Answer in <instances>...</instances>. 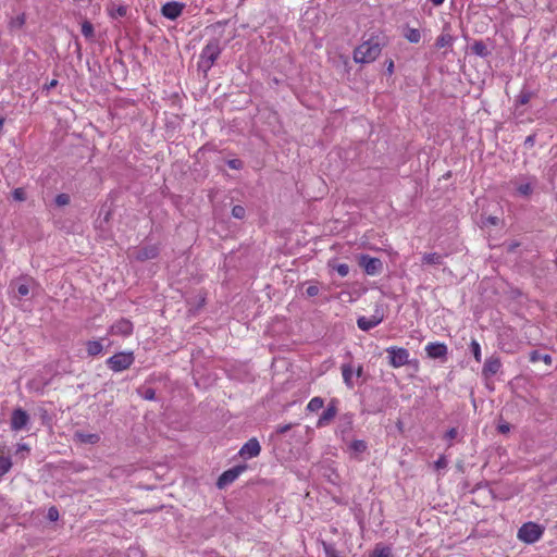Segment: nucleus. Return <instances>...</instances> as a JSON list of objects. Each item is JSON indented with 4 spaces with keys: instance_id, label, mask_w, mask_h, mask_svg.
I'll use <instances>...</instances> for the list:
<instances>
[{
    "instance_id": "f257e3e1",
    "label": "nucleus",
    "mask_w": 557,
    "mask_h": 557,
    "mask_svg": "<svg viewBox=\"0 0 557 557\" xmlns=\"http://www.w3.org/2000/svg\"><path fill=\"white\" fill-rule=\"evenodd\" d=\"M381 38L377 35H372L369 39L363 40L359 46L354 49L352 59L356 63H372L382 52Z\"/></svg>"
},
{
    "instance_id": "f03ea898",
    "label": "nucleus",
    "mask_w": 557,
    "mask_h": 557,
    "mask_svg": "<svg viewBox=\"0 0 557 557\" xmlns=\"http://www.w3.org/2000/svg\"><path fill=\"white\" fill-rule=\"evenodd\" d=\"M133 362L134 355L132 350H120L106 361L107 367L114 372H121L128 369Z\"/></svg>"
},
{
    "instance_id": "7ed1b4c3",
    "label": "nucleus",
    "mask_w": 557,
    "mask_h": 557,
    "mask_svg": "<svg viewBox=\"0 0 557 557\" xmlns=\"http://www.w3.org/2000/svg\"><path fill=\"white\" fill-rule=\"evenodd\" d=\"M388 362L394 368L407 366L413 371H418V360L410 358L408 350H387Z\"/></svg>"
},
{
    "instance_id": "20e7f679",
    "label": "nucleus",
    "mask_w": 557,
    "mask_h": 557,
    "mask_svg": "<svg viewBox=\"0 0 557 557\" xmlns=\"http://www.w3.org/2000/svg\"><path fill=\"white\" fill-rule=\"evenodd\" d=\"M543 535V529L535 522L523 523L518 530V539L524 543L537 542Z\"/></svg>"
},
{
    "instance_id": "39448f33",
    "label": "nucleus",
    "mask_w": 557,
    "mask_h": 557,
    "mask_svg": "<svg viewBox=\"0 0 557 557\" xmlns=\"http://www.w3.org/2000/svg\"><path fill=\"white\" fill-rule=\"evenodd\" d=\"M221 53V48L218 41H211L205 46L201 51L200 59L205 70H210Z\"/></svg>"
},
{
    "instance_id": "423d86ee",
    "label": "nucleus",
    "mask_w": 557,
    "mask_h": 557,
    "mask_svg": "<svg viewBox=\"0 0 557 557\" xmlns=\"http://www.w3.org/2000/svg\"><path fill=\"white\" fill-rule=\"evenodd\" d=\"M358 263L368 275L372 276L380 274L383 269L382 261L379 258L370 257L369 255H360Z\"/></svg>"
},
{
    "instance_id": "0eeeda50",
    "label": "nucleus",
    "mask_w": 557,
    "mask_h": 557,
    "mask_svg": "<svg viewBox=\"0 0 557 557\" xmlns=\"http://www.w3.org/2000/svg\"><path fill=\"white\" fill-rule=\"evenodd\" d=\"M246 465H237L226 471H224L216 481V486L222 490L227 485L232 484L245 470Z\"/></svg>"
},
{
    "instance_id": "6e6552de",
    "label": "nucleus",
    "mask_w": 557,
    "mask_h": 557,
    "mask_svg": "<svg viewBox=\"0 0 557 557\" xmlns=\"http://www.w3.org/2000/svg\"><path fill=\"white\" fill-rule=\"evenodd\" d=\"M354 429V416L346 413L339 418L336 433L341 436L342 441L347 443L350 437V433Z\"/></svg>"
},
{
    "instance_id": "1a4fd4ad",
    "label": "nucleus",
    "mask_w": 557,
    "mask_h": 557,
    "mask_svg": "<svg viewBox=\"0 0 557 557\" xmlns=\"http://www.w3.org/2000/svg\"><path fill=\"white\" fill-rule=\"evenodd\" d=\"M133 329V323L122 318L111 325L109 334L111 336L128 337L132 335Z\"/></svg>"
},
{
    "instance_id": "9d476101",
    "label": "nucleus",
    "mask_w": 557,
    "mask_h": 557,
    "mask_svg": "<svg viewBox=\"0 0 557 557\" xmlns=\"http://www.w3.org/2000/svg\"><path fill=\"white\" fill-rule=\"evenodd\" d=\"M261 446L256 437L248 440L239 449V456L244 459H251L260 455Z\"/></svg>"
},
{
    "instance_id": "9b49d317",
    "label": "nucleus",
    "mask_w": 557,
    "mask_h": 557,
    "mask_svg": "<svg viewBox=\"0 0 557 557\" xmlns=\"http://www.w3.org/2000/svg\"><path fill=\"white\" fill-rule=\"evenodd\" d=\"M29 422V414L22 408H16L11 414V429L13 431H21L27 426Z\"/></svg>"
},
{
    "instance_id": "f8f14e48",
    "label": "nucleus",
    "mask_w": 557,
    "mask_h": 557,
    "mask_svg": "<svg viewBox=\"0 0 557 557\" xmlns=\"http://www.w3.org/2000/svg\"><path fill=\"white\" fill-rule=\"evenodd\" d=\"M500 368H502V362H500L499 358L492 356L484 362V366L482 369V375L485 380H488L492 376H494L495 374H497L499 372Z\"/></svg>"
},
{
    "instance_id": "ddd939ff",
    "label": "nucleus",
    "mask_w": 557,
    "mask_h": 557,
    "mask_svg": "<svg viewBox=\"0 0 557 557\" xmlns=\"http://www.w3.org/2000/svg\"><path fill=\"white\" fill-rule=\"evenodd\" d=\"M184 5L180 2L172 1L166 2L161 8V13L164 17L169 20H176L183 12Z\"/></svg>"
},
{
    "instance_id": "4468645a",
    "label": "nucleus",
    "mask_w": 557,
    "mask_h": 557,
    "mask_svg": "<svg viewBox=\"0 0 557 557\" xmlns=\"http://www.w3.org/2000/svg\"><path fill=\"white\" fill-rule=\"evenodd\" d=\"M337 413V407H336V400L332 399L330 404L327 405L326 409L322 412L320 416L317 426L322 428L327 425L336 416Z\"/></svg>"
},
{
    "instance_id": "2eb2a0df",
    "label": "nucleus",
    "mask_w": 557,
    "mask_h": 557,
    "mask_svg": "<svg viewBox=\"0 0 557 557\" xmlns=\"http://www.w3.org/2000/svg\"><path fill=\"white\" fill-rule=\"evenodd\" d=\"M159 256V248L156 245H148L139 248L135 252V259L138 261H147Z\"/></svg>"
},
{
    "instance_id": "dca6fc26",
    "label": "nucleus",
    "mask_w": 557,
    "mask_h": 557,
    "mask_svg": "<svg viewBox=\"0 0 557 557\" xmlns=\"http://www.w3.org/2000/svg\"><path fill=\"white\" fill-rule=\"evenodd\" d=\"M382 319H383V317L379 315V314H374L369 318L360 317L357 321V324H358L359 329H361L363 331H369V330L373 329L374 326H376L377 324H380Z\"/></svg>"
},
{
    "instance_id": "f3484780",
    "label": "nucleus",
    "mask_w": 557,
    "mask_h": 557,
    "mask_svg": "<svg viewBox=\"0 0 557 557\" xmlns=\"http://www.w3.org/2000/svg\"><path fill=\"white\" fill-rule=\"evenodd\" d=\"M341 369H342L343 380H344L346 386L348 388H352L354 387L352 376H354V371H355V362L351 360L344 362L342 364Z\"/></svg>"
},
{
    "instance_id": "a211bd4d",
    "label": "nucleus",
    "mask_w": 557,
    "mask_h": 557,
    "mask_svg": "<svg viewBox=\"0 0 557 557\" xmlns=\"http://www.w3.org/2000/svg\"><path fill=\"white\" fill-rule=\"evenodd\" d=\"M348 449L354 458H358L359 455L367 451L368 445L363 440H354L349 442Z\"/></svg>"
},
{
    "instance_id": "6ab92c4d",
    "label": "nucleus",
    "mask_w": 557,
    "mask_h": 557,
    "mask_svg": "<svg viewBox=\"0 0 557 557\" xmlns=\"http://www.w3.org/2000/svg\"><path fill=\"white\" fill-rule=\"evenodd\" d=\"M74 437L78 440L83 444L95 445L100 441V435L97 433H85L82 431H76Z\"/></svg>"
},
{
    "instance_id": "aec40b11",
    "label": "nucleus",
    "mask_w": 557,
    "mask_h": 557,
    "mask_svg": "<svg viewBox=\"0 0 557 557\" xmlns=\"http://www.w3.org/2000/svg\"><path fill=\"white\" fill-rule=\"evenodd\" d=\"M455 38L446 32H443L435 40V48L436 49H443V48H451L454 45Z\"/></svg>"
},
{
    "instance_id": "412c9836",
    "label": "nucleus",
    "mask_w": 557,
    "mask_h": 557,
    "mask_svg": "<svg viewBox=\"0 0 557 557\" xmlns=\"http://www.w3.org/2000/svg\"><path fill=\"white\" fill-rule=\"evenodd\" d=\"M471 50L474 54L485 58L490 54L487 46L482 40H476L472 44Z\"/></svg>"
},
{
    "instance_id": "4be33fe9",
    "label": "nucleus",
    "mask_w": 557,
    "mask_h": 557,
    "mask_svg": "<svg viewBox=\"0 0 557 557\" xmlns=\"http://www.w3.org/2000/svg\"><path fill=\"white\" fill-rule=\"evenodd\" d=\"M370 557H393L392 548L376 544Z\"/></svg>"
},
{
    "instance_id": "5701e85b",
    "label": "nucleus",
    "mask_w": 557,
    "mask_h": 557,
    "mask_svg": "<svg viewBox=\"0 0 557 557\" xmlns=\"http://www.w3.org/2000/svg\"><path fill=\"white\" fill-rule=\"evenodd\" d=\"M544 361L546 364L552 363V357L548 354H542V350H531L530 352V361L531 362H537V361Z\"/></svg>"
},
{
    "instance_id": "b1692460",
    "label": "nucleus",
    "mask_w": 557,
    "mask_h": 557,
    "mask_svg": "<svg viewBox=\"0 0 557 557\" xmlns=\"http://www.w3.org/2000/svg\"><path fill=\"white\" fill-rule=\"evenodd\" d=\"M404 36L411 44H418L421 40V33L418 28L408 27L405 30Z\"/></svg>"
},
{
    "instance_id": "393cba45",
    "label": "nucleus",
    "mask_w": 557,
    "mask_h": 557,
    "mask_svg": "<svg viewBox=\"0 0 557 557\" xmlns=\"http://www.w3.org/2000/svg\"><path fill=\"white\" fill-rule=\"evenodd\" d=\"M422 262L424 264H442L443 257L437 252L424 253Z\"/></svg>"
},
{
    "instance_id": "a878e982",
    "label": "nucleus",
    "mask_w": 557,
    "mask_h": 557,
    "mask_svg": "<svg viewBox=\"0 0 557 557\" xmlns=\"http://www.w3.org/2000/svg\"><path fill=\"white\" fill-rule=\"evenodd\" d=\"M532 97H533V92L532 91L523 89L517 96L516 103L518 106H525V104H528L530 102Z\"/></svg>"
},
{
    "instance_id": "bb28decb",
    "label": "nucleus",
    "mask_w": 557,
    "mask_h": 557,
    "mask_svg": "<svg viewBox=\"0 0 557 557\" xmlns=\"http://www.w3.org/2000/svg\"><path fill=\"white\" fill-rule=\"evenodd\" d=\"M324 401L321 397H313L307 405V409L311 412H315L323 408Z\"/></svg>"
},
{
    "instance_id": "cd10ccee",
    "label": "nucleus",
    "mask_w": 557,
    "mask_h": 557,
    "mask_svg": "<svg viewBox=\"0 0 557 557\" xmlns=\"http://www.w3.org/2000/svg\"><path fill=\"white\" fill-rule=\"evenodd\" d=\"M12 468V460L10 457L0 456V478L8 473Z\"/></svg>"
},
{
    "instance_id": "c85d7f7f",
    "label": "nucleus",
    "mask_w": 557,
    "mask_h": 557,
    "mask_svg": "<svg viewBox=\"0 0 557 557\" xmlns=\"http://www.w3.org/2000/svg\"><path fill=\"white\" fill-rule=\"evenodd\" d=\"M95 30L92 24L89 21H84L82 23V34L84 35V37L87 39H92Z\"/></svg>"
},
{
    "instance_id": "c756f323",
    "label": "nucleus",
    "mask_w": 557,
    "mask_h": 557,
    "mask_svg": "<svg viewBox=\"0 0 557 557\" xmlns=\"http://www.w3.org/2000/svg\"><path fill=\"white\" fill-rule=\"evenodd\" d=\"M25 23H26V15H25V13H22L11 20L10 27L11 28H22L25 25Z\"/></svg>"
},
{
    "instance_id": "7c9ffc66",
    "label": "nucleus",
    "mask_w": 557,
    "mask_h": 557,
    "mask_svg": "<svg viewBox=\"0 0 557 557\" xmlns=\"http://www.w3.org/2000/svg\"><path fill=\"white\" fill-rule=\"evenodd\" d=\"M329 265L332 267L342 277L347 276L349 273V267L346 263H339V264L333 265L330 262Z\"/></svg>"
},
{
    "instance_id": "2f4dec72",
    "label": "nucleus",
    "mask_w": 557,
    "mask_h": 557,
    "mask_svg": "<svg viewBox=\"0 0 557 557\" xmlns=\"http://www.w3.org/2000/svg\"><path fill=\"white\" fill-rule=\"evenodd\" d=\"M138 393L146 400H154L156 399V391L151 387L138 389Z\"/></svg>"
},
{
    "instance_id": "473e14b6",
    "label": "nucleus",
    "mask_w": 557,
    "mask_h": 557,
    "mask_svg": "<svg viewBox=\"0 0 557 557\" xmlns=\"http://www.w3.org/2000/svg\"><path fill=\"white\" fill-rule=\"evenodd\" d=\"M323 550L326 557H339L333 544L323 542Z\"/></svg>"
},
{
    "instance_id": "72a5a7b5",
    "label": "nucleus",
    "mask_w": 557,
    "mask_h": 557,
    "mask_svg": "<svg viewBox=\"0 0 557 557\" xmlns=\"http://www.w3.org/2000/svg\"><path fill=\"white\" fill-rule=\"evenodd\" d=\"M517 190L520 195L524 196V197H528L532 194V185L530 183H525V184H520L518 187H517Z\"/></svg>"
},
{
    "instance_id": "f704fd0d",
    "label": "nucleus",
    "mask_w": 557,
    "mask_h": 557,
    "mask_svg": "<svg viewBox=\"0 0 557 557\" xmlns=\"http://www.w3.org/2000/svg\"><path fill=\"white\" fill-rule=\"evenodd\" d=\"M457 436H458V429L451 428L445 433L444 440H446L448 442V446L450 447L453 445L451 441L455 440Z\"/></svg>"
},
{
    "instance_id": "c9c22d12",
    "label": "nucleus",
    "mask_w": 557,
    "mask_h": 557,
    "mask_svg": "<svg viewBox=\"0 0 557 557\" xmlns=\"http://www.w3.org/2000/svg\"><path fill=\"white\" fill-rule=\"evenodd\" d=\"M246 214V210L243 206H234L232 208V215L236 219H244Z\"/></svg>"
},
{
    "instance_id": "e433bc0d",
    "label": "nucleus",
    "mask_w": 557,
    "mask_h": 557,
    "mask_svg": "<svg viewBox=\"0 0 557 557\" xmlns=\"http://www.w3.org/2000/svg\"><path fill=\"white\" fill-rule=\"evenodd\" d=\"M428 357L432 359H442L444 360L447 354V350H426Z\"/></svg>"
},
{
    "instance_id": "4c0bfd02",
    "label": "nucleus",
    "mask_w": 557,
    "mask_h": 557,
    "mask_svg": "<svg viewBox=\"0 0 557 557\" xmlns=\"http://www.w3.org/2000/svg\"><path fill=\"white\" fill-rule=\"evenodd\" d=\"M55 203L59 206V207H63V206H66L70 203V196L67 194H59L57 197H55Z\"/></svg>"
},
{
    "instance_id": "58836bf2",
    "label": "nucleus",
    "mask_w": 557,
    "mask_h": 557,
    "mask_svg": "<svg viewBox=\"0 0 557 557\" xmlns=\"http://www.w3.org/2000/svg\"><path fill=\"white\" fill-rule=\"evenodd\" d=\"M448 465V461L445 456H441L435 462L434 467L436 470L445 469Z\"/></svg>"
},
{
    "instance_id": "ea45409f",
    "label": "nucleus",
    "mask_w": 557,
    "mask_h": 557,
    "mask_svg": "<svg viewBox=\"0 0 557 557\" xmlns=\"http://www.w3.org/2000/svg\"><path fill=\"white\" fill-rule=\"evenodd\" d=\"M227 165L233 170H240L243 168V161L239 159H231L227 161Z\"/></svg>"
},
{
    "instance_id": "a19ab883",
    "label": "nucleus",
    "mask_w": 557,
    "mask_h": 557,
    "mask_svg": "<svg viewBox=\"0 0 557 557\" xmlns=\"http://www.w3.org/2000/svg\"><path fill=\"white\" fill-rule=\"evenodd\" d=\"M48 519L51 521H57L59 519V511L55 507H50L48 509Z\"/></svg>"
},
{
    "instance_id": "79ce46f5",
    "label": "nucleus",
    "mask_w": 557,
    "mask_h": 557,
    "mask_svg": "<svg viewBox=\"0 0 557 557\" xmlns=\"http://www.w3.org/2000/svg\"><path fill=\"white\" fill-rule=\"evenodd\" d=\"M13 197L15 200L23 201L25 200V193L22 188H16L13 191Z\"/></svg>"
},
{
    "instance_id": "37998d69",
    "label": "nucleus",
    "mask_w": 557,
    "mask_h": 557,
    "mask_svg": "<svg viewBox=\"0 0 557 557\" xmlns=\"http://www.w3.org/2000/svg\"><path fill=\"white\" fill-rule=\"evenodd\" d=\"M319 287L317 285H310L307 287L306 293L310 297H314L319 294Z\"/></svg>"
},
{
    "instance_id": "c03bdc74",
    "label": "nucleus",
    "mask_w": 557,
    "mask_h": 557,
    "mask_svg": "<svg viewBox=\"0 0 557 557\" xmlns=\"http://www.w3.org/2000/svg\"><path fill=\"white\" fill-rule=\"evenodd\" d=\"M17 293L21 296H27L29 294V287L27 284H20L17 287Z\"/></svg>"
},
{
    "instance_id": "a18cd8bd",
    "label": "nucleus",
    "mask_w": 557,
    "mask_h": 557,
    "mask_svg": "<svg viewBox=\"0 0 557 557\" xmlns=\"http://www.w3.org/2000/svg\"><path fill=\"white\" fill-rule=\"evenodd\" d=\"M395 72V64L394 61L391 59L386 61V73L391 76Z\"/></svg>"
},
{
    "instance_id": "49530a36",
    "label": "nucleus",
    "mask_w": 557,
    "mask_h": 557,
    "mask_svg": "<svg viewBox=\"0 0 557 557\" xmlns=\"http://www.w3.org/2000/svg\"><path fill=\"white\" fill-rule=\"evenodd\" d=\"M292 429V424H281L276 428L278 434H285Z\"/></svg>"
},
{
    "instance_id": "de8ad7c7",
    "label": "nucleus",
    "mask_w": 557,
    "mask_h": 557,
    "mask_svg": "<svg viewBox=\"0 0 557 557\" xmlns=\"http://www.w3.org/2000/svg\"><path fill=\"white\" fill-rule=\"evenodd\" d=\"M497 430L502 434L508 433L510 431V424L509 423H500L497 426Z\"/></svg>"
},
{
    "instance_id": "09e8293b",
    "label": "nucleus",
    "mask_w": 557,
    "mask_h": 557,
    "mask_svg": "<svg viewBox=\"0 0 557 557\" xmlns=\"http://www.w3.org/2000/svg\"><path fill=\"white\" fill-rule=\"evenodd\" d=\"M354 375L361 377L363 375V367L360 363H355Z\"/></svg>"
},
{
    "instance_id": "8fccbe9b",
    "label": "nucleus",
    "mask_w": 557,
    "mask_h": 557,
    "mask_svg": "<svg viewBox=\"0 0 557 557\" xmlns=\"http://www.w3.org/2000/svg\"><path fill=\"white\" fill-rule=\"evenodd\" d=\"M425 348L428 349H431V348H446V346L444 344H434V343H429Z\"/></svg>"
},
{
    "instance_id": "3c124183",
    "label": "nucleus",
    "mask_w": 557,
    "mask_h": 557,
    "mask_svg": "<svg viewBox=\"0 0 557 557\" xmlns=\"http://www.w3.org/2000/svg\"><path fill=\"white\" fill-rule=\"evenodd\" d=\"M117 14L120 16H124L126 14V8L125 7H120L117 10H116Z\"/></svg>"
},
{
    "instance_id": "603ef678",
    "label": "nucleus",
    "mask_w": 557,
    "mask_h": 557,
    "mask_svg": "<svg viewBox=\"0 0 557 557\" xmlns=\"http://www.w3.org/2000/svg\"><path fill=\"white\" fill-rule=\"evenodd\" d=\"M58 85L57 79H52L49 84L46 85L47 89L54 88Z\"/></svg>"
},
{
    "instance_id": "864d4df0",
    "label": "nucleus",
    "mask_w": 557,
    "mask_h": 557,
    "mask_svg": "<svg viewBox=\"0 0 557 557\" xmlns=\"http://www.w3.org/2000/svg\"><path fill=\"white\" fill-rule=\"evenodd\" d=\"M474 359L481 361V350H473Z\"/></svg>"
},
{
    "instance_id": "5fc2aeb1",
    "label": "nucleus",
    "mask_w": 557,
    "mask_h": 557,
    "mask_svg": "<svg viewBox=\"0 0 557 557\" xmlns=\"http://www.w3.org/2000/svg\"><path fill=\"white\" fill-rule=\"evenodd\" d=\"M490 223L493 224V225H496L498 223V219L496 216H491L488 219Z\"/></svg>"
},
{
    "instance_id": "6e6d98bb",
    "label": "nucleus",
    "mask_w": 557,
    "mask_h": 557,
    "mask_svg": "<svg viewBox=\"0 0 557 557\" xmlns=\"http://www.w3.org/2000/svg\"><path fill=\"white\" fill-rule=\"evenodd\" d=\"M434 5H441L445 0H430Z\"/></svg>"
},
{
    "instance_id": "4d7b16f0",
    "label": "nucleus",
    "mask_w": 557,
    "mask_h": 557,
    "mask_svg": "<svg viewBox=\"0 0 557 557\" xmlns=\"http://www.w3.org/2000/svg\"><path fill=\"white\" fill-rule=\"evenodd\" d=\"M471 348L479 349L480 345L475 341H473L472 344H471Z\"/></svg>"
},
{
    "instance_id": "13d9d810",
    "label": "nucleus",
    "mask_w": 557,
    "mask_h": 557,
    "mask_svg": "<svg viewBox=\"0 0 557 557\" xmlns=\"http://www.w3.org/2000/svg\"><path fill=\"white\" fill-rule=\"evenodd\" d=\"M92 344H94L92 348H95V349L102 348V345L100 343L95 342Z\"/></svg>"
},
{
    "instance_id": "bf43d9fd",
    "label": "nucleus",
    "mask_w": 557,
    "mask_h": 557,
    "mask_svg": "<svg viewBox=\"0 0 557 557\" xmlns=\"http://www.w3.org/2000/svg\"><path fill=\"white\" fill-rule=\"evenodd\" d=\"M88 351H89V355H97V354L101 352L102 350L97 349V350H88Z\"/></svg>"
},
{
    "instance_id": "052dcab7",
    "label": "nucleus",
    "mask_w": 557,
    "mask_h": 557,
    "mask_svg": "<svg viewBox=\"0 0 557 557\" xmlns=\"http://www.w3.org/2000/svg\"><path fill=\"white\" fill-rule=\"evenodd\" d=\"M20 448H21V449H28V448L26 447V445H20Z\"/></svg>"
}]
</instances>
